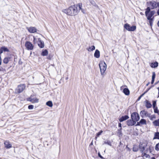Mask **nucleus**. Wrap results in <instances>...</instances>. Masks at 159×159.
Returning a JSON list of instances; mask_svg holds the SVG:
<instances>
[{"label": "nucleus", "mask_w": 159, "mask_h": 159, "mask_svg": "<svg viewBox=\"0 0 159 159\" xmlns=\"http://www.w3.org/2000/svg\"><path fill=\"white\" fill-rule=\"evenodd\" d=\"M150 5L151 7V9H153L157 8V2L155 1H152L149 2Z\"/></svg>", "instance_id": "10"}, {"label": "nucleus", "mask_w": 159, "mask_h": 159, "mask_svg": "<svg viewBox=\"0 0 159 159\" xmlns=\"http://www.w3.org/2000/svg\"><path fill=\"white\" fill-rule=\"evenodd\" d=\"M48 54V51L46 49H45L42 51L41 54L42 56H46Z\"/></svg>", "instance_id": "22"}, {"label": "nucleus", "mask_w": 159, "mask_h": 159, "mask_svg": "<svg viewBox=\"0 0 159 159\" xmlns=\"http://www.w3.org/2000/svg\"><path fill=\"white\" fill-rule=\"evenodd\" d=\"M1 50L2 51V52H8L9 51V49L5 46L2 47L1 48Z\"/></svg>", "instance_id": "25"}, {"label": "nucleus", "mask_w": 159, "mask_h": 159, "mask_svg": "<svg viewBox=\"0 0 159 159\" xmlns=\"http://www.w3.org/2000/svg\"><path fill=\"white\" fill-rule=\"evenodd\" d=\"M154 80H152V81L151 82V84H153V83L154 82Z\"/></svg>", "instance_id": "50"}, {"label": "nucleus", "mask_w": 159, "mask_h": 159, "mask_svg": "<svg viewBox=\"0 0 159 159\" xmlns=\"http://www.w3.org/2000/svg\"><path fill=\"white\" fill-rule=\"evenodd\" d=\"M95 49V47L94 46H92L90 47L87 49L89 51H92L94 50Z\"/></svg>", "instance_id": "27"}, {"label": "nucleus", "mask_w": 159, "mask_h": 159, "mask_svg": "<svg viewBox=\"0 0 159 159\" xmlns=\"http://www.w3.org/2000/svg\"><path fill=\"white\" fill-rule=\"evenodd\" d=\"M155 11H150L149 13H151L152 16H153L155 13Z\"/></svg>", "instance_id": "43"}, {"label": "nucleus", "mask_w": 159, "mask_h": 159, "mask_svg": "<svg viewBox=\"0 0 159 159\" xmlns=\"http://www.w3.org/2000/svg\"><path fill=\"white\" fill-rule=\"evenodd\" d=\"M124 93L126 95H128L129 94V91L127 88H125L123 90Z\"/></svg>", "instance_id": "19"}, {"label": "nucleus", "mask_w": 159, "mask_h": 159, "mask_svg": "<svg viewBox=\"0 0 159 159\" xmlns=\"http://www.w3.org/2000/svg\"><path fill=\"white\" fill-rule=\"evenodd\" d=\"M46 105L50 107H52L53 106L52 101H48L46 102Z\"/></svg>", "instance_id": "30"}, {"label": "nucleus", "mask_w": 159, "mask_h": 159, "mask_svg": "<svg viewBox=\"0 0 159 159\" xmlns=\"http://www.w3.org/2000/svg\"><path fill=\"white\" fill-rule=\"evenodd\" d=\"M140 148L141 149V151H142V152H143V151L145 150V148L143 146V147H142V145H141L140 146Z\"/></svg>", "instance_id": "42"}, {"label": "nucleus", "mask_w": 159, "mask_h": 159, "mask_svg": "<svg viewBox=\"0 0 159 159\" xmlns=\"http://www.w3.org/2000/svg\"><path fill=\"white\" fill-rule=\"evenodd\" d=\"M123 87L124 86H122L120 88V89L121 90H122L123 89Z\"/></svg>", "instance_id": "53"}, {"label": "nucleus", "mask_w": 159, "mask_h": 159, "mask_svg": "<svg viewBox=\"0 0 159 159\" xmlns=\"http://www.w3.org/2000/svg\"><path fill=\"white\" fill-rule=\"evenodd\" d=\"M150 120H153L154 119L156 118V116L154 115H152L150 116H149Z\"/></svg>", "instance_id": "33"}, {"label": "nucleus", "mask_w": 159, "mask_h": 159, "mask_svg": "<svg viewBox=\"0 0 159 159\" xmlns=\"http://www.w3.org/2000/svg\"><path fill=\"white\" fill-rule=\"evenodd\" d=\"M26 28L28 31L31 33H34L36 32L37 31L36 28L34 27H27Z\"/></svg>", "instance_id": "8"}, {"label": "nucleus", "mask_w": 159, "mask_h": 159, "mask_svg": "<svg viewBox=\"0 0 159 159\" xmlns=\"http://www.w3.org/2000/svg\"><path fill=\"white\" fill-rule=\"evenodd\" d=\"M157 25L158 26H159V21H158V22L157 23Z\"/></svg>", "instance_id": "58"}, {"label": "nucleus", "mask_w": 159, "mask_h": 159, "mask_svg": "<svg viewBox=\"0 0 159 159\" xmlns=\"http://www.w3.org/2000/svg\"><path fill=\"white\" fill-rule=\"evenodd\" d=\"M93 144V142H92L90 144V145H92Z\"/></svg>", "instance_id": "56"}, {"label": "nucleus", "mask_w": 159, "mask_h": 159, "mask_svg": "<svg viewBox=\"0 0 159 159\" xmlns=\"http://www.w3.org/2000/svg\"><path fill=\"white\" fill-rule=\"evenodd\" d=\"M138 150V148L136 146H134L133 148V150L134 152L137 151Z\"/></svg>", "instance_id": "40"}, {"label": "nucleus", "mask_w": 159, "mask_h": 159, "mask_svg": "<svg viewBox=\"0 0 159 159\" xmlns=\"http://www.w3.org/2000/svg\"><path fill=\"white\" fill-rule=\"evenodd\" d=\"M156 76V74L155 72H153L152 73V80H154L155 77Z\"/></svg>", "instance_id": "39"}, {"label": "nucleus", "mask_w": 159, "mask_h": 159, "mask_svg": "<svg viewBox=\"0 0 159 159\" xmlns=\"http://www.w3.org/2000/svg\"><path fill=\"white\" fill-rule=\"evenodd\" d=\"M38 44L39 47L41 48H44V44L43 42L42 41L40 38L38 39Z\"/></svg>", "instance_id": "12"}, {"label": "nucleus", "mask_w": 159, "mask_h": 159, "mask_svg": "<svg viewBox=\"0 0 159 159\" xmlns=\"http://www.w3.org/2000/svg\"><path fill=\"white\" fill-rule=\"evenodd\" d=\"M121 129V128H120L118 130L117 134L119 136H121L122 135Z\"/></svg>", "instance_id": "32"}, {"label": "nucleus", "mask_w": 159, "mask_h": 159, "mask_svg": "<svg viewBox=\"0 0 159 159\" xmlns=\"http://www.w3.org/2000/svg\"><path fill=\"white\" fill-rule=\"evenodd\" d=\"M150 10V8L149 7H148L146 10L145 14L146 16L147 17V19L153 18V17L152 18L153 16L149 13Z\"/></svg>", "instance_id": "6"}, {"label": "nucleus", "mask_w": 159, "mask_h": 159, "mask_svg": "<svg viewBox=\"0 0 159 159\" xmlns=\"http://www.w3.org/2000/svg\"><path fill=\"white\" fill-rule=\"evenodd\" d=\"M28 109H32L34 108V106L33 105H30L28 106Z\"/></svg>", "instance_id": "41"}, {"label": "nucleus", "mask_w": 159, "mask_h": 159, "mask_svg": "<svg viewBox=\"0 0 159 159\" xmlns=\"http://www.w3.org/2000/svg\"><path fill=\"white\" fill-rule=\"evenodd\" d=\"M153 125L156 126H159V119L155 120L152 122Z\"/></svg>", "instance_id": "18"}, {"label": "nucleus", "mask_w": 159, "mask_h": 159, "mask_svg": "<svg viewBox=\"0 0 159 159\" xmlns=\"http://www.w3.org/2000/svg\"><path fill=\"white\" fill-rule=\"evenodd\" d=\"M142 155L143 157H145L146 158H148L149 157V155L146 154L145 153H143Z\"/></svg>", "instance_id": "38"}, {"label": "nucleus", "mask_w": 159, "mask_h": 159, "mask_svg": "<svg viewBox=\"0 0 159 159\" xmlns=\"http://www.w3.org/2000/svg\"><path fill=\"white\" fill-rule=\"evenodd\" d=\"M141 96H140V97L139 98V99L140 98H141Z\"/></svg>", "instance_id": "59"}, {"label": "nucleus", "mask_w": 159, "mask_h": 159, "mask_svg": "<svg viewBox=\"0 0 159 159\" xmlns=\"http://www.w3.org/2000/svg\"><path fill=\"white\" fill-rule=\"evenodd\" d=\"M118 126L119 127L121 128V124L120 123H119L118 124Z\"/></svg>", "instance_id": "46"}, {"label": "nucleus", "mask_w": 159, "mask_h": 159, "mask_svg": "<svg viewBox=\"0 0 159 159\" xmlns=\"http://www.w3.org/2000/svg\"><path fill=\"white\" fill-rule=\"evenodd\" d=\"M141 116L143 118V116H147L149 117L150 115L148 113V112L145 110H143L141 111L140 112Z\"/></svg>", "instance_id": "11"}, {"label": "nucleus", "mask_w": 159, "mask_h": 159, "mask_svg": "<svg viewBox=\"0 0 159 159\" xmlns=\"http://www.w3.org/2000/svg\"><path fill=\"white\" fill-rule=\"evenodd\" d=\"M90 2L91 4L93 6H95L96 7H98V6L96 5L95 1L93 0H88Z\"/></svg>", "instance_id": "23"}, {"label": "nucleus", "mask_w": 159, "mask_h": 159, "mask_svg": "<svg viewBox=\"0 0 159 159\" xmlns=\"http://www.w3.org/2000/svg\"><path fill=\"white\" fill-rule=\"evenodd\" d=\"M11 58L10 57H5L3 60V62L5 64H7L10 61Z\"/></svg>", "instance_id": "21"}, {"label": "nucleus", "mask_w": 159, "mask_h": 159, "mask_svg": "<svg viewBox=\"0 0 159 159\" xmlns=\"http://www.w3.org/2000/svg\"><path fill=\"white\" fill-rule=\"evenodd\" d=\"M157 13L158 14V15H159V8L158 9V10L157 11Z\"/></svg>", "instance_id": "51"}, {"label": "nucleus", "mask_w": 159, "mask_h": 159, "mask_svg": "<svg viewBox=\"0 0 159 159\" xmlns=\"http://www.w3.org/2000/svg\"><path fill=\"white\" fill-rule=\"evenodd\" d=\"M155 149L157 151H159V143L156 145L155 147Z\"/></svg>", "instance_id": "35"}, {"label": "nucleus", "mask_w": 159, "mask_h": 159, "mask_svg": "<svg viewBox=\"0 0 159 159\" xmlns=\"http://www.w3.org/2000/svg\"><path fill=\"white\" fill-rule=\"evenodd\" d=\"M139 123L140 124L142 125H146V121L144 119H141Z\"/></svg>", "instance_id": "28"}, {"label": "nucleus", "mask_w": 159, "mask_h": 159, "mask_svg": "<svg viewBox=\"0 0 159 159\" xmlns=\"http://www.w3.org/2000/svg\"><path fill=\"white\" fill-rule=\"evenodd\" d=\"M148 20H149L150 25V26H152L153 21V18H150V19Z\"/></svg>", "instance_id": "34"}, {"label": "nucleus", "mask_w": 159, "mask_h": 159, "mask_svg": "<svg viewBox=\"0 0 159 159\" xmlns=\"http://www.w3.org/2000/svg\"><path fill=\"white\" fill-rule=\"evenodd\" d=\"M157 7H159V2H157Z\"/></svg>", "instance_id": "47"}, {"label": "nucleus", "mask_w": 159, "mask_h": 159, "mask_svg": "<svg viewBox=\"0 0 159 159\" xmlns=\"http://www.w3.org/2000/svg\"><path fill=\"white\" fill-rule=\"evenodd\" d=\"M151 159H156L154 157H152Z\"/></svg>", "instance_id": "57"}, {"label": "nucleus", "mask_w": 159, "mask_h": 159, "mask_svg": "<svg viewBox=\"0 0 159 159\" xmlns=\"http://www.w3.org/2000/svg\"><path fill=\"white\" fill-rule=\"evenodd\" d=\"M126 123L128 126H131L134 125L136 123V122L135 121H134V120H133L132 119L127 120L126 121Z\"/></svg>", "instance_id": "9"}, {"label": "nucleus", "mask_w": 159, "mask_h": 159, "mask_svg": "<svg viewBox=\"0 0 159 159\" xmlns=\"http://www.w3.org/2000/svg\"><path fill=\"white\" fill-rule=\"evenodd\" d=\"M121 142H120V145H119V147H120V145H121Z\"/></svg>", "instance_id": "62"}, {"label": "nucleus", "mask_w": 159, "mask_h": 159, "mask_svg": "<svg viewBox=\"0 0 159 159\" xmlns=\"http://www.w3.org/2000/svg\"><path fill=\"white\" fill-rule=\"evenodd\" d=\"M140 123L139 122H137V124L136 125H140Z\"/></svg>", "instance_id": "52"}, {"label": "nucleus", "mask_w": 159, "mask_h": 159, "mask_svg": "<svg viewBox=\"0 0 159 159\" xmlns=\"http://www.w3.org/2000/svg\"><path fill=\"white\" fill-rule=\"evenodd\" d=\"M145 159V158H144V159Z\"/></svg>", "instance_id": "64"}, {"label": "nucleus", "mask_w": 159, "mask_h": 159, "mask_svg": "<svg viewBox=\"0 0 159 159\" xmlns=\"http://www.w3.org/2000/svg\"><path fill=\"white\" fill-rule=\"evenodd\" d=\"M124 27L126 30L129 31H134L136 29V26H130L128 24H125L124 25Z\"/></svg>", "instance_id": "5"}, {"label": "nucleus", "mask_w": 159, "mask_h": 159, "mask_svg": "<svg viewBox=\"0 0 159 159\" xmlns=\"http://www.w3.org/2000/svg\"><path fill=\"white\" fill-rule=\"evenodd\" d=\"M100 53L99 51L96 49L94 53V56L96 58H99L100 57Z\"/></svg>", "instance_id": "15"}, {"label": "nucleus", "mask_w": 159, "mask_h": 159, "mask_svg": "<svg viewBox=\"0 0 159 159\" xmlns=\"http://www.w3.org/2000/svg\"><path fill=\"white\" fill-rule=\"evenodd\" d=\"M25 84H21L18 86L17 88L16 89L15 93H18L22 92L25 89Z\"/></svg>", "instance_id": "3"}, {"label": "nucleus", "mask_w": 159, "mask_h": 159, "mask_svg": "<svg viewBox=\"0 0 159 159\" xmlns=\"http://www.w3.org/2000/svg\"><path fill=\"white\" fill-rule=\"evenodd\" d=\"M62 11L69 16H75L79 13L78 4L71 6L66 9H63Z\"/></svg>", "instance_id": "1"}, {"label": "nucleus", "mask_w": 159, "mask_h": 159, "mask_svg": "<svg viewBox=\"0 0 159 159\" xmlns=\"http://www.w3.org/2000/svg\"><path fill=\"white\" fill-rule=\"evenodd\" d=\"M0 71H5V69L3 68L2 67H1V68L0 69Z\"/></svg>", "instance_id": "45"}, {"label": "nucleus", "mask_w": 159, "mask_h": 159, "mask_svg": "<svg viewBox=\"0 0 159 159\" xmlns=\"http://www.w3.org/2000/svg\"><path fill=\"white\" fill-rule=\"evenodd\" d=\"M129 118V116L127 115L122 116L119 119V121L120 122H121L128 119Z\"/></svg>", "instance_id": "17"}, {"label": "nucleus", "mask_w": 159, "mask_h": 159, "mask_svg": "<svg viewBox=\"0 0 159 159\" xmlns=\"http://www.w3.org/2000/svg\"><path fill=\"white\" fill-rule=\"evenodd\" d=\"M102 132H103V131L102 130H101L100 132L98 133L96 135V136H97V137H95V139H97V137H98L99 135H100L102 133Z\"/></svg>", "instance_id": "37"}, {"label": "nucleus", "mask_w": 159, "mask_h": 159, "mask_svg": "<svg viewBox=\"0 0 159 159\" xmlns=\"http://www.w3.org/2000/svg\"><path fill=\"white\" fill-rule=\"evenodd\" d=\"M105 144H107L108 145L111 146V142H110V141L108 140H106L105 141H104L103 143L102 144L104 145Z\"/></svg>", "instance_id": "29"}, {"label": "nucleus", "mask_w": 159, "mask_h": 159, "mask_svg": "<svg viewBox=\"0 0 159 159\" xmlns=\"http://www.w3.org/2000/svg\"><path fill=\"white\" fill-rule=\"evenodd\" d=\"M4 144L5 146L7 148H9L11 147V144L8 141H6L4 142Z\"/></svg>", "instance_id": "16"}, {"label": "nucleus", "mask_w": 159, "mask_h": 159, "mask_svg": "<svg viewBox=\"0 0 159 159\" xmlns=\"http://www.w3.org/2000/svg\"><path fill=\"white\" fill-rule=\"evenodd\" d=\"M145 106L147 108H149L152 107V105L150 102L148 100H146L144 102Z\"/></svg>", "instance_id": "13"}, {"label": "nucleus", "mask_w": 159, "mask_h": 159, "mask_svg": "<svg viewBox=\"0 0 159 159\" xmlns=\"http://www.w3.org/2000/svg\"><path fill=\"white\" fill-rule=\"evenodd\" d=\"M78 8L79 9V11L80 10H81V11L83 13H85V11L82 8V4L81 3H79L78 4Z\"/></svg>", "instance_id": "14"}, {"label": "nucleus", "mask_w": 159, "mask_h": 159, "mask_svg": "<svg viewBox=\"0 0 159 159\" xmlns=\"http://www.w3.org/2000/svg\"><path fill=\"white\" fill-rule=\"evenodd\" d=\"M158 94H159L158 97H159V90H158Z\"/></svg>", "instance_id": "61"}, {"label": "nucleus", "mask_w": 159, "mask_h": 159, "mask_svg": "<svg viewBox=\"0 0 159 159\" xmlns=\"http://www.w3.org/2000/svg\"><path fill=\"white\" fill-rule=\"evenodd\" d=\"M25 46L28 50H32L33 48V44L30 42L27 41L25 42Z\"/></svg>", "instance_id": "7"}, {"label": "nucleus", "mask_w": 159, "mask_h": 159, "mask_svg": "<svg viewBox=\"0 0 159 159\" xmlns=\"http://www.w3.org/2000/svg\"><path fill=\"white\" fill-rule=\"evenodd\" d=\"M149 84H150V83L148 82L146 86H148Z\"/></svg>", "instance_id": "55"}, {"label": "nucleus", "mask_w": 159, "mask_h": 159, "mask_svg": "<svg viewBox=\"0 0 159 159\" xmlns=\"http://www.w3.org/2000/svg\"><path fill=\"white\" fill-rule=\"evenodd\" d=\"M98 156L101 159H103V157L101 155L100 153L98 152Z\"/></svg>", "instance_id": "44"}, {"label": "nucleus", "mask_w": 159, "mask_h": 159, "mask_svg": "<svg viewBox=\"0 0 159 159\" xmlns=\"http://www.w3.org/2000/svg\"><path fill=\"white\" fill-rule=\"evenodd\" d=\"M2 53V51L1 50V49L0 48V56H1V54Z\"/></svg>", "instance_id": "48"}, {"label": "nucleus", "mask_w": 159, "mask_h": 159, "mask_svg": "<svg viewBox=\"0 0 159 159\" xmlns=\"http://www.w3.org/2000/svg\"><path fill=\"white\" fill-rule=\"evenodd\" d=\"M159 139V132H156L154 134V136L153 139Z\"/></svg>", "instance_id": "24"}, {"label": "nucleus", "mask_w": 159, "mask_h": 159, "mask_svg": "<svg viewBox=\"0 0 159 159\" xmlns=\"http://www.w3.org/2000/svg\"><path fill=\"white\" fill-rule=\"evenodd\" d=\"M30 101L33 103L38 102L39 100L36 98L31 99L30 100Z\"/></svg>", "instance_id": "26"}, {"label": "nucleus", "mask_w": 159, "mask_h": 159, "mask_svg": "<svg viewBox=\"0 0 159 159\" xmlns=\"http://www.w3.org/2000/svg\"><path fill=\"white\" fill-rule=\"evenodd\" d=\"M158 63L157 62L151 63L150 66L152 68H156L158 66Z\"/></svg>", "instance_id": "20"}, {"label": "nucleus", "mask_w": 159, "mask_h": 159, "mask_svg": "<svg viewBox=\"0 0 159 159\" xmlns=\"http://www.w3.org/2000/svg\"><path fill=\"white\" fill-rule=\"evenodd\" d=\"M35 39H36V38L34 37V42Z\"/></svg>", "instance_id": "54"}, {"label": "nucleus", "mask_w": 159, "mask_h": 159, "mask_svg": "<svg viewBox=\"0 0 159 159\" xmlns=\"http://www.w3.org/2000/svg\"><path fill=\"white\" fill-rule=\"evenodd\" d=\"M1 62H2V60L1 58V57L0 56V65L1 64Z\"/></svg>", "instance_id": "49"}, {"label": "nucleus", "mask_w": 159, "mask_h": 159, "mask_svg": "<svg viewBox=\"0 0 159 159\" xmlns=\"http://www.w3.org/2000/svg\"><path fill=\"white\" fill-rule=\"evenodd\" d=\"M68 79V78H66V80Z\"/></svg>", "instance_id": "63"}, {"label": "nucleus", "mask_w": 159, "mask_h": 159, "mask_svg": "<svg viewBox=\"0 0 159 159\" xmlns=\"http://www.w3.org/2000/svg\"><path fill=\"white\" fill-rule=\"evenodd\" d=\"M154 109V111L155 113L158 114L159 115V111L158 110L157 107H156L154 108H153Z\"/></svg>", "instance_id": "31"}, {"label": "nucleus", "mask_w": 159, "mask_h": 159, "mask_svg": "<svg viewBox=\"0 0 159 159\" xmlns=\"http://www.w3.org/2000/svg\"><path fill=\"white\" fill-rule=\"evenodd\" d=\"M140 14H141V15H143V14L142 13V12H141V13H140Z\"/></svg>", "instance_id": "60"}, {"label": "nucleus", "mask_w": 159, "mask_h": 159, "mask_svg": "<svg viewBox=\"0 0 159 159\" xmlns=\"http://www.w3.org/2000/svg\"><path fill=\"white\" fill-rule=\"evenodd\" d=\"M131 118L136 122L139 120L140 119L139 114L136 112L133 113L131 115Z\"/></svg>", "instance_id": "4"}, {"label": "nucleus", "mask_w": 159, "mask_h": 159, "mask_svg": "<svg viewBox=\"0 0 159 159\" xmlns=\"http://www.w3.org/2000/svg\"><path fill=\"white\" fill-rule=\"evenodd\" d=\"M156 101H152V106L153 108H154L155 107H156Z\"/></svg>", "instance_id": "36"}, {"label": "nucleus", "mask_w": 159, "mask_h": 159, "mask_svg": "<svg viewBox=\"0 0 159 159\" xmlns=\"http://www.w3.org/2000/svg\"><path fill=\"white\" fill-rule=\"evenodd\" d=\"M101 73L102 75H104L107 69V65L105 62H101L99 64Z\"/></svg>", "instance_id": "2"}]
</instances>
